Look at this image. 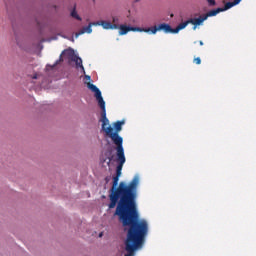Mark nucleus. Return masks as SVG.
I'll list each match as a JSON object with an SVG mask.
<instances>
[{
    "label": "nucleus",
    "mask_w": 256,
    "mask_h": 256,
    "mask_svg": "<svg viewBox=\"0 0 256 256\" xmlns=\"http://www.w3.org/2000/svg\"><path fill=\"white\" fill-rule=\"evenodd\" d=\"M119 177L121 176L113 177L108 207L109 209L116 208L114 215L118 217L124 231H127L124 241L125 249L141 251L145 245V239L149 235V222L139 218V210L137 209L139 176H134L129 183H119Z\"/></svg>",
    "instance_id": "1"
},
{
    "label": "nucleus",
    "mask_w": 256,
    "mask_h": 256,
    "mask_svg": "<svg viewBox=\"0 0 256 256\" xmlns=\"http://www.w3.org/2000/svg\"><path fill=\"white\" fill-rule=\"evenodd\" d=\"M88 89L95 93L96 100L101 109V117H102V131H104L106 137H109L111 141L116 145V149H124L123 148V137L119 135L123 130V125H125V121H116L113 123L114 130L111 125H109V119H107V110L105 109V100H103V96L101 95V90L97 88L94 84L88 83Z\"/></svg>",
    "instance_id": "2"
},
{
    "label": "nucleus",
    "mask_w": 256,
    "mask_h": 256,
    "mask_svg": "<svg viewBox=\"0 0 256 256\" xmlns=\"http://www.w3.org/2000/svg\"><path fill=\"white\" fill-rule=\"evenodd\" d=\"M63 55H66V57H69V59H71V61L76 63V67L77 68L80 67V69H82L83 73H85V67H83V60L78 55H75V50H73V48H68V49L64 50L61 53L59 60H57L54 65L48 64L46 66V71H51V69H53L54 67H57V65H59V63L63 62Z\"/></svg>",
    "instance_id": "3"
},
{
    "label": "nucleus",
    "mask_w": 256,
    "mask_h": 256,
    "mask_svg": "<svg viewBox=\"0 0 256 256\" xmlns=\"http://www.w3.org/2000/svg\"><path fill=\"white\" fill-rule=\"evenodd\" d=\"M117 155V167H116V175L121 177V171H123V165H125V149H116Z\"/></svg>",
    "instance_id": "4"
},
{
    "label": "nucleus",
    "mask_w": 256,
    "mask_h": 256,
    "mask_svg": "<svg viewBox=\"0 0 256 256\" xmlns=\"http://www.w3.org/2000/svg\"><path fill=\"white\" fill-rule=\"evenodd\" d=\"M119 35H127L129 31H138L139 33H149L150 28L131 27L127 25H118Z\"/></svg>",
    "instance_id": "5"
},
{
    "label": "nucleus",
    "mask_w": 256,
    "mask_h": 256,
    "mask_svg": "<svg viewBox=\"0 0 256 256\" xmlns=\"http://www.w3.org/2000/svg\"><path fill=\"white\" fill-rule=\"evenodd\" d=\"M149 29H150L149 33H152V35H155L157 31H164V33H169V31H171V25L167 23H162L158 26H154Z\"/></svg>",
    "instance_id": "6"
},
{
    "label": "nucleus",
    "mask_w": 256,
    "mask_h": 256,
    "mask_svg": "<svg viewBox=\"0 0 256 256\" xmlns=\"http://www.w3.org/2000/svg\"><path fill=\"white\" fill-rule=\"evenodd\" d=\"M207 21V17L204 15L199 16L198 18H190L189 22L191 25H194L193 30L197 29L199 25H203V22Z\"/></svg>",
    "instance_id": "7"
},
{
    "label": "nucleus",
    "mask_w": 256,
    "mask_h": 256,
    "mask_svg": "<svg viewBox=\"0 0 256 256\" xmlns=\"http://www.w3.org/2000/svg\"><path fill=\"white\" fill-rule=\"evenodd\" d=\"M96 25H101V27H103V29H119V24H113L109 21H105V20H102V21H99V22H96Z\"/></svg>",
    "instance_id": "8"
},
{
    "label": "nucleus",
    "mask_w": 256,
    "mask_h": 256,
    "mask_svg": "<svg viewBox=\"0 0 256 256\" xmlns=\"http://www.w3.org/2000/svg\"><path fill=\"white\" fill-rule=\"evenodd\" d=\"M93 25H97V22H91V23H89V25L88 26H86V27H83L81 30H80V32L78 33V35H83V34H85V33H93V29L91 28V27H93Z\"/></svg>",
    "instance_id": "9"
},
{
    "label": "nucleus",
    "mask_w": 256,
    "mask_h": 256,
    "mask_svg": "<svg viewBox=\"0 0 256 256\" xmlns=\"http://www.w3.org/2000/svg\"><path fill=\"white\" fill-rule=\"evenodd\" d=\"M219 13H223V8H217L210 10L208 13L204 14L206 19H209V17H215L219 15Z\"/></svg>",
    "instance_id": "10"
},
{
    "label": "nucleus",
    "mask_w": 256,
    "mask_h": 256,
    "mask_svg": "<svg viewBox=\"0 0 256 256\" xmlns=\"http://www.w3.org/2000/svg\"><path fill=\"white\" fill-rule=\"evenodd\" d=\"M239 3H241V0H234L233 2H227L224 8H222V12L231 9V7H235V5H239Z\"/></svg>",
    "instance_id": "11"
},
{
    "label": "nucleus",
    "mask_w": 256,
    "mask_h": 256,
    "mask_svg": "<svg viewBox=\"0 0 256 256\" xmlns=\"http://www.w3.org/2000/svg\"><path fill=\"white\" fill-rule=\"evenodd\" d=\"M191 24V22H189V19L186 20L185 22H182L180 24H178L177 28L182 31V29H185V27H187V25Z\"/></svg>",
    "instance_id": "12"
},
{
    "label": "nucleus",
    "mask_w": 256,
    "mask_h": 256,
    "mask_svg": "<svg viewBox=\"0 0 256 256\" xmlns=\"http://www.w3.org/2000/svg\"><path fill=\"white\" fill-rule=\"evenodd\" d=\"M71 17L77 19V21H81V18L79 17V14H77V10H75V8L71 12Z\"/></svg>",
    "instance_id": "13"
},
{
    "label": "nucleus",
    "mask_w": 256,
    "mask_h": 256,
    "mask_svg": "<svg viewBox=\"0 0 256 256\" xmlns=\"http://www.w3.org/2000/svg\"><path fill=\"white\" fill-rule=\"evenodd\" d=\"M125 251L127 252V254H125L124 256H135V253H137V250L125 249Z\"/></svg>",
    "instance_id": "14"
},
{
    "label": "nucleus",
    "mask_w": 256,
    "mask_h": 256,
    "mask_svg": "<svg viewBox=\"0 0 256 256\" xmlns=\"http://www.w3.org/2000/svg\"><path fill=\"white\" fill-rule=\"evenodd\" d=\"M181 30L176 26V28H171L170 27V31H169V33H174V34H177V33H179Z\"/></svg>",
    "instance_id": "15"
},
{
    "label": "nucleus",
    "mask_w": 256,
    "mask_h": 256,
    "mask_svg": "<svg viewBox=\"0 0 256 256\" xmlns=\"http://www.w3.org/2000/svg\"><path fill=\"white\" fill-rule=\"evenodd\" d=\"M209 7H215V5H217V2H215V0H206Z\"/></svg>",
    "instance_id": "16"
},
{
    "label": "nucleus",
    "mask_w": 256,
    "mask_h": 256,
    "mask_svg": "<svg viewBox=\"0 0 256 256\" xmlns=\"http://www.w3.org/2000/svg\"><path fill=\"white\" fill-rule=\"evenodd\" d=\"M193 63H195L196 65H201V58L200 57L194 58Z\"/></svg>",
    "instance_id": "17"
},
{
    "label": "nucleus",
    "mask_w": 256,
    "mask_h": 256,
    "mask_svg": "<svg viewBox=\"0 0 256 256\" xmlns=\"http://www.w3.org/2000/svg\"><path fill=\"white\" fill-rule=\"evenodd\" d=\"M117 23H119V18L112 17V25H117Z\"/></svg>",
    "instance_id": "18"
},
{
    "label": "nucleus",
    "mask_w": 256,
    "mask_h": 256,
    "mask_svg": "<svg viewBox=\"0 0 256 256\" xmlns=\"http://www.w3.org/2000/svg\"><path fill=\"white\" fill-rule=\"evenodd\" d=\"M199 45L203 46V41L200 40L199 41Z\"/></svg>",
    "instance_id": "19"
},
{
    "label": "nucleus",
    "mask_w": 256,
    "mask_h": 256,
    "mask_svg": "<svg viewBox=\"0 0 256 256\" xmlns=\"http://www.w3.org/2000/svg\"><path fill=\"white\" fill-rule=\"evenodd\" d=\"M109 161H113V156L109 157Z\"/></svg>",
    "instance_id": "20"
},
{
    "label": "nucleus",
    "mask_w": 256,
    "mask_h": 256,
    "mask_svg": "<svg viewBox=\"0 0 256 256\" xmlns=\"http://www.w3.org/2000/svg\"><path fill=\"white\" fill-rule=\"evenodd\" d=\"M99 237H103V233H100V234H99Z\"/></svg>",
    "instance_id": "21"
},
{
    "label": "nucleus",
    "mask_w": 256,
    "mask_h": 256,
    "mask_svg": "<svg viewBox=\"0 0 256 256\" xmlns=\"http://www.w3.org/2000/svg\"><path fill=\"white\" fill-rule=\"evenodd\" d=\"M87 77V79H91V76H86Z\"/></svg>",
    "instance_id": "22"
},
{
    "label": "nucleus",
    "mask_w": 256,
    "mask_h": 256,
    "mask_svg": "<svg viewBox=\"0 0 256 256\" xmlns=\"http://www.w3.org/2000/svg\"><path fill=\"white\" fill-rule=\"evenodd\" d=\"M33 79H37V76H34Z\"/></svg>",
    "instance_id": "23"
},
{
    "label": "nucleus",
    "mask_w": 256,
    "mask_h": 256,
    "mask_svg": "<svg viewBox=\"0 0 256 256\" xmlns=\"http://www.w3.org/2000/svg\"><path fill=\"white\" fill-rule=\"evenodd\" d=\"M171 17H173V14H171Z\"/></svg>",
    "instance_id": "24"
}]
</instances>
